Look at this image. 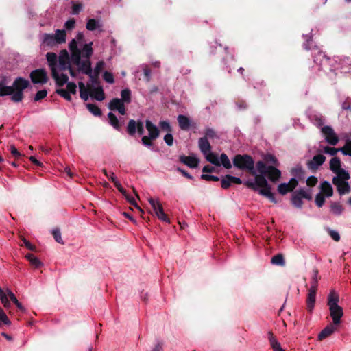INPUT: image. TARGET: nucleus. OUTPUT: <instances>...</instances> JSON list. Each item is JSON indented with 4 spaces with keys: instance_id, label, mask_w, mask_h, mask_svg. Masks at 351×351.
Instances as JSON below:
<instances>
[{
    "instance_id": "f257e3e1",
    "label": "nucleus",
    "mask_w": 351,
    "mask_h": 351,
    "mask_svg": "<svg viewBox=\"0 0 351 351\" xmlns=\"http://www.w3.org/2000/svg\"><path fill=\"white\" fill-rule=\"evenodd\" d=\"M92 45L93 42L86 43L83 34L79 32L69 43L71 58L66 50H62L58 56L55 53L49 52L46 54V58L52 77L58 86H63L67 83L69 74L72 77L75 76V72L71 66L72 62L77 66L79 71L90 76L92 84L89 88L90 96L97 101H103L105 99L103 88L98 84L92 73L90 61L93 53Z\"/></svg>"
},
{
    "instance_id": "f03ea898",
    "label": "nucleus",
    "mask_w": 351,
    "mask_h": 351,
    "mask_svg": "<svg viewBox=\"0 0 351 351\" xmlns=\"http://www.w3.org/2000/svg\"><path fill=\"white\" fill-rule=\"evenodd\" d=\"M233 164L235 167L241 169H246L252 175H255L254 180H248L245 183L247 187L267 197L271 202H277L274 194L271 192V186L264 176L271 181L276 182L281 176L278 169L271 166H267L262 161H258L256 166L260 175H256V171L254 169V160L252 157L247 155H237L233 160Z\"/></svg>"
},
{
    "instance_id": "7ed1b4c3",
    "label": "nucleus",
    "mask_w": 351,
    "mask_h": 351,
    "mask_svg": "<svg viewBox=\"0 0 351 351\" xmlns=\"http://www.w3.org/2000/svg\"><path fill=\"white\" fill-rule=\"evenodd\" d=\"M339 301L338 293L335 290H331L328 295L327 305L334 325H338L341 323L343 315V308L339 305Z\"/></svg>"
},
{
    "instance_id": "20e7f679",
    "label": "nucleus",
    "mask_w": 351,
    "mask_h": 351,
    "mask_svg": "<svg viewBox=\"0 0 351 351\" xmlns=\"http://www.w3.org/2000/svg\"><path fill=\"white\" fill-rule=\"evenodd\" d=\"M349 178V173L347 171H342L341 175L335 176L332 179V183L337 187V191L341 195L347 194L350 191L348 183Z\"/></svg>"
},
{
    "instance_id": "39448f33",
    "label": "nucleus",
    "mask_w": 351,
    "mask_h": 351,
    "mask_svg": "<svg viewBox=\"0 0 351 351\" xmlns=\"http://www.w3.org/2000/svg\"><path fill=\"white\" fill-rule=\"evenodd\" d=\"M29 84V82L26 80H24L23 78H17L13 86H11L12 88V93L10 95H12V99L15 102L21 101L23 98V90L25 89ZM9 94H7L6 95H8Z\"/></svg>"
},
{
    "instance_id": "423d86ee",
    "label": "nucleus",
    "mask_w": 351,
    "mask_h": 351,
    "mask_svg": "<svg viewBox=\"0 0 351 351\" xmlns=\"http://www.w3.org/2000/svg\"><path fill=\"white\" fill-rule=\"evenodd\" d=\"M148 202L152 206L155 215L160 220L167 223L170 222L167 215L164 213L161 203L158 199L149 197Z\"/></svg>"
},
{
    "instance_id": "0eeeda50",
    "label": "nucleus",
    "mask_w": 351,
    "mask_h": 351,
    "mask_svg": "<svg viewBox=\"0 0 351 351\" xmlns=\"http://www.w3.org/2000/svg\"><path fill=\"white\" fill-rule=\"evenodd\" d=\"M323 151L325 154L330 156H335L338 152H341L343 155L351 156V139L348 140L346 145L341 148H334L330 147H324Z\"/></svg>"
},
{
    "instance_id": "6e6552de",
    "label": "nucleus",
    "mask_w": 351,
    "mask_h": 351,
    "mask_svg": "<svg viewBox=\"0 0 351 351\" xmlns=\"http://www.w3.org/2000/svg\"><path fill=\"white\" fill-rule=\"evenodd\" d=\"M110 178L112 180V182H114V184L116 186V188L119 190V191L120 193H121L125 197V198L130 202V204H132V206H134V207H136L140 212H141L143 213V210L138 206V205L136 202L134 198L133 197L129 196L127 194L125 190L121 186L120 182L117 180L115 175L112 173Z\"/></svg>"
},
{
    "instance_id": "1a4fd4ad",
    "label": "nucleus",
    "mask_w": 351,
    "mask_h": 351,
    "mask_svg": "<svg viewBox=\"0 0 351 351\" xmlns=\"http://www.w3.org/2000/svg\"><path fill=\"white\" fill-rule=\"evenodd\" d=\"M322 132L324 136L326 141L328 144L331 145H336L338 143L339 138L330 126L322 127Z\"/></svg>"
},
{
    "instance_id": "9d476101",
    "label": "nucleus",
    "mask_w": 351,
    "mask_h": 351,
    "mask_svg": "<svg viewBox=\"0 0 351 351\" xmlns=\"http://www.w3.org/2000/svg\"><path fill=\"white\" fill-rule=\"evenodd\" d=\"M76 84L73 82H69L66 85V88H60L56 90V93L60 95L61 97H64L67 101L71 100V94H75L76 93Z\"/></svg>"
},
{
    "instance_id": "9b49d317",
    "label": "nucleus",
    "mask_w": 351,
    "mask_h": 351,
    "mask_svg": "<svg viewBox=\"0 0 351 351\" xmlns=\"http://www.w3.org/2000/svg\"><path fill=\"white\" fill-rule=\"evenodd\" d=\"M32 81L34 84H45L47 81V73L44 69L33 71L30 75Z\"/></svg>"
},
{
    "instance_id": "f8f14e48",
    "label": "nucleus",
    "mask_w": 351,
    "mask_h": 351,
    "mask_svg": "<svg viewBox=\"0 0 351 351\" xmlns=\"http://www.w3.org/2000/svg\"><path fill=\"white\" fill-rule=\"evenodd\" d=\"M108 108L111 110L118 111L121 115L125 114V103L119 98L112 99L108 104Z\"/></svg>"
},
{
    "instance_id": "ddd939ff",
    "label": "nucleus",
    "mask_w": 351,
    "mask_h": 351,
    "mask_svg": "<svg viewBox=\"0 0 351 351\" xmlns=\"http://www.w3.org/2000/svg\"><path fill=\"white\" fill-rule=\"evenodd\" d=\"M298 184V181L295 178H291L288 183H282L278 186V191L281 195H285L292 191Z\"/></svg>"
},
{
    "instance_id": "4468645a",
    "label": "nucleus",
    "mask_w": 351,
    "mask_h": 351,
    "mask_svg": "<svg viewBox=\"0 0 351 351\" xmlns=\"http://www.w3.org/2000/svg\"><path fill=\"white\" fill-rule=\"evenodd\" d=\"M316 293L317 292L315 291L314 287L313 289H308V294H307V297H306V310L309 313H312L314 309L315 302H316Z\"/></svg>"
},
{
    "instance_id": "2eb2a0df",
    "label": "nucleus",
    "mask_w": 351,
    "mask_h": 351,
    "mask_svg": "<svg viewBox=\"0 0 351 351\" xmlns=\"http://www.w3.org/2000/svg\"><path fill=\"white\" fill-rule=\"evenodd\" d=\"M180 160L190 168H196L199 162V159L193 155L188 156H180Z\"/></svg>"
},
{
    "instance_id": "dca6fc26",
    "label": "nucleus",
    "mask_w": 351,
    "mask_h": 351,
    "mask_svg": "<svg viewBox=\"0 0 351 351\" xmlns=\"http://www.w3.org/2000/svg\"><path fill=\"white\" fill-rule=\"evenodd\" d=\"M145 127L148 132V136H150L151 139L155 140L159 136L160 131L158 127L149 120L145 121Z\"/></svg>"
},
{
    "instance_id": "f3484780",
    "label": "nucleus",
    "mask_w": 351,
    "mask_h": 351,
    "mask_svg": "<svg viewBox=\"0 0 351 351\" xmlns=\"http://www.w3.org/2000/svg\"><path fill=\"white\" fill-rule=\"evenodd\" d=\"M325 160L326 157L324 156L321 154L316 155L308 162V167L311 169H317L324 162Z\"/></svg>"
},
{
    "instance_id": "a211bd4d",
    "label": "nucleus",
    "mask_w": 351,
    "mask_h": 351,
    "mask_svg": "<svg viewBox=\"0 0 351 351\" xmlns=\"http://www.w3.org/2000/svg\"><path fill=\"white\" fill-rule=\"evenodd\" d=\"M330 170L337 174V176L341 175L342 171H346L341 168V161L339 158L333 157L330 162Z\"/></svg>"
},
{
    "instance_id": "6ab92c4d",
    "label": "nucleus",
    "mask_w": 351,
    "mask_h": 351,
    "mask_svg": "<svg viewBox=\"0 0 351 351\" xmlns=\"http://www.w3.org/2000/svg\"><path fill=\"white\" fill-rule=\"evenodd\" d=\"M319 189L320 192L319 193H322L326 197H330L333 195L332 185L327 181L322 182L320 184Z\"/></svg>"
},
{
    "instance_id": "aec40b11",
    "label": "nucleus",
    "mask_w": 351,
    "mask_h": 351,
    "mask_svg": "<svg viewBox=\"0 0 351 351\" xmlns=\"http://www.w3.org/2000/svg\"><path fill=\"white\" fill-rule=\"evenodd\" d=\"M336 330L334 324H328L318 335L319 340H323L330 336Z\"/></svg>"
},
{
    "instance_id": "412c9836",
    "label": "nucleus",
    "mask_w": 351,
    "mask_h": 351,
    "mask_svg": "<svg viewBox=\"0 0 351 351\" xmlns=\"http://www.w3.org/2000/svg\"><path fill=\"white\" fill-rule=\"evenodd\" d=\"M8 289H9L6 288L5 290H3L0 287V301L3 306L7 309L10 308L11 306V303L9 300L10 298L8 293Z\"/></svg>"
},
{
    "instance_id": "4be33fe9",
    "label": "nucleus",
    "mask_w": 351,
    "mask_h": 351,
    "mask_svg": "<svg viewBox=\"0 0 351 351\" xmlns=\"http://www.w3.org/2000/svg\"><path fill=\"white\" fill-rule=\"evenodd\" d=\"M90 87V84H88L87 86H86L85 84L82 82H79L80 97L84 101L88 100L89 97H90V90H89Z\"/></svg>"
},
{
    "instance_id": "5701e85b",
    "label": "nucleus",
    "mask_w": 351,
    "mask_h": 351,
    "mask_svg": "<svg viewBox=\"0 0 351 351\" xmlns=\"http://www.w3.org/2000/svg\"><path fill=\"white\" fill-rule=\"evenodd\" d=\"M199 147L203 154H208L210 151L211 147L206 137L200 138L199 139Z\"/></svg>"
},
{
    "instance_id": "b1692460",
    "label": "nucleus",
    "mask_w": 351,
    "mask_h": 351,
    "mask_svg": "<svg viewBox=\"0 0 351 351\" xmlns=\"http://www.w3.org/2000/svg\"><path fill=\"white\" fill-rule=\"evenodd\" d=\"M178 121L180 128L183 130H186L189 128L191 125L190 119L184 115H179L178 117Z\"/></svg>"
},
{
    "instance_id": "393cba45",
    "label": "nucleus",
    "mask_w": 351,
    "mask_h": 351,
    "mask_svg": "<svg viewBox=\"0 0 351 351\" xmlns=\"http://www.w3.org/2000/svg\"><path fill=\"white\" fill-rule=\"evenodd\" d=\"M43 43L44 45L49 47H53L58 45L55 40L54 35L50 34H44L43 35Z\"/></svg>"
},
{
    "instance_id": "a878e982",
    "label": "nucleus",
    "mask_w": 351,
    "mask_h": 351,
    "mask_svg": "<svg viewBox=\"0 0 351 351\" xmlns=\"http://www.w3.org/2000/svg\"><path fill=\"white\" fill-rule=\"evenodd\" d=\"M53 35L58 45L62 44L66 42V32L64 30L57 29Z\"/></svg>"
},
{
    "instance_id": "bb28decb",
    "label": "nucleus",
    "mask_w": 351,
    "mask_h": 351,
    "mask_svg": "<svg viewBox=\"0 0 351 351\" xmlns=\"http://www.w3.org/2000/svg\"><path fill=\"white\" fill-rule=\"evenodd\" d=\"M269 339L274 351H285L271 333H269Z\"/></svg>"
},
{
    "instance_id": "cd10ccee",
    "label": "nucleus",
    "mask_w": 351,
    "mask_h": 351,
    "mask_svg": "<svg viewBox=\"0 0 351 351\" xmlns=\"http://www.w3.org/2000/svg\"><path fill=\"white\" fill-rule=\"evenodd\" d=\"M206 158V160L210 162V163L216 165V166H220V161L217 157V156L213 153H212L210 151L208 152V154H204Z\"/></svg>"
},
{
    "instance_id": "c85d7f7f",
    "label": "nucleus",
    "mask_w": 351,
    "mask_h": 351,
    "mask_svg": "<svg viewBox=\"0 0 351 351\" xmlns=\"http://www.w3.org/2000/svg\"><path fill=\"white\" fill-rule=\"evenodd\" d=\"M138 124V121H136L133 119L129 121L127 127V131L130 135L134 136L135 134V133L136 132Z\"/></svg>"
},
{
    "instance_id": "c756f323",
    "label": "nucleus",
    "mask_w": 351,
    "mask_h": 351,
    "mask_svg": "<svg viewBox=\"0 0 351 351\" xmlns=\"http://www.w3.org/2000/svg\"><path fill=\"white\" fill-rule=\"evenodd\" d=\"M123 103L130 104L131 102V91L128 88L123 90L121 93V99Z\"/></svg>"
},
{
    "instance_id": "7c9ffc66",
    "label": "nucleus",
    "mask_w": 351,
    "mask_h": 351,
    "mask_svg": "<svg viewBox=\"0 0 351 351\" xmlns=\"http://www.w3.org/2000/svg\"><path fill=\"white\" fill-rule=\"evenodd\" d=\"M330 210L334 215H339L343 212V207L338 202H332L330 206Z\"/></svg>"
},
{
    "instance_id": "2f4dec72",
    "label": "nucleus",
    "mask_w": 351,
    "mask_h": 351,
    "mask_svg": "<svg viewBox=\"0 0 351 351\" xmlns=\"http://www.w3.org/2000/svg\"><path fill=\"white\" fill-rule=\"evenodd\" d=\"M108 117L109 119L110 125H112L115 129L119 130L120 125L117 117L112 112H109Z\"/></svg>"
},
{
    "instance_id": "473e14b6",
    "label": "nucleus",
    "mask_w": 351,
    "mask_h": 351,
    "mask_svg": "<svg viewBox=\"0 0 351 351\" xmlns=\"http://www.w3.org/2000/svg\"><path fill=\"white\" fill-rule=\"evenodd\" d=\"M26 258L30 262V263L38 268L41 265V262L38 260L37 257L34 256L32 254H27L25 256Z\"/></svg>"
},
{
    "instance_id": "72a5a7b5",
    "label": "nucleus",
    "mask_w": 351,
    "mask_h": 351,
    "mask_svg": "<svg viewBox=\"0 0 351 351\" xmlns=\"http://www.w3.org/2000/svg\"><path fill=\"white\" fill-rule=\"evenodd\" d=\"M271 263L276 265L284 266L285 264L284 257L282 254H278L272 257Z\"/></svg>"
},
{
    "instance_id": "f704fd0d",
    "label": "nucleus",
    "mask_w": 351,
    "mask_h": 351,
    "mask_svg": "<svg viewBox=\"0 0 351 351\" xmlns=\"http://www.w3.org/2000/svg\"><path fill=\"white\" fill-rule=\"evenodd\" d=\"M292 204L297 208H301L302 205V200L300 195L296 192L291 198Z\"/></svg>"
},
{
    "instance_id": "c9c22d12",
    "label": "nucleus",
    "mask_w": 351,
    "mask_h": 351,
    "mask_svg": "<svg viewBox=\"0 0 351 351\" xmlns=\"http://www.w3.org/2000/svg\"><path fill=\"white\" fill-rule=\"evenodd\" d=\"M219 160L220 161V165H222L225 168L230 169L232 167L230 161L226 154H222Z\"/></svg>"
},
{
    "instance_id": "e433bc0d",
    "label": "nucleus",
    "mask_w": 351,
    "mask_h": 351,
    "mask_svg": "<svg viewBox=\"0 0 351 351\" xmlns=\"http://www.w3.org/2000/svg\"><path fill=\"white\" fill-rule=\"evenodd\" d=\"M100 27L99 21L95 19H89L86 24L87 29L93 31Z\"/></svg>"
},
{
    "instance_id": "4c0bfd02",
    "label": "nucleus",
    "mask_w": 351,
    "mask_h": 351,
    "mask_svg": "<svg viewBox=\"0 0 351 351\" xmlns=\"http://www.w3.org/2000/svg\"><path fill=\"white\" fill-rule=\"evenodd\" d=\"M88 110L95 116H99L101 114V110L95 104H88L86 105Z\"/></svg>"
},
{
    "instance_id": "58836bf2",
    "label": "nucleus",
    "mask_w": 351,
    "mask_h": 351,
    "mask_svg": "<svg viewBox=\"0 0 351 351\" xmlns=\"http://www.w3.org/2000/svg\"><path fill=\"white\" fill-rule=\"evenodd\" d=\"M104 62L103 61H99L97 63L95 69L94 74L95 76H93L95 79L97 80V76L100 73L101 71L104 69Z\"/></svg>"
},
{
    "instance_id": "ea45409f",
    "label": "nucleus",
    "mask_w": 351,
    "mask_h": 351,
    "mask_svg": "<svg viewBox=\"0 0 351 351\" xmlns=\"http://www.w3.org/2000/svg\"><path fill=\"white\" fill-rule=\"evenodd\" d=\"M0 323L5 325H10V322L3 310L0 307Z\"/></svg>"
},
{
    "instance_id": "a19ab883",
    "label": "nucleus",
    "mask_w": 351,
    "mask_h": 351,
    "mask_svg": "<svg viewBox=\"0 0 351 351\" xmlns=\"http://www.w3.org/2000/svg\"><path fill=\"white\" fill-rule=\"evenodd\" d=\"M297 193L300 195L302 198H305L308 200L311 199V192L308 190L305 189H300V191H297Z\"/></svg>"
},
{
    "instance_id": "79ce46f5",
    "label": "nucleus",
    "mask_w": 351,
    "mask_h": 351,
    "mask_svg": "<svg viewBox=\"0 0 351 351\" xmlns=\"http://www.w3.org/2000/svg\"><path fill=\"white\" fill-rule=\"evenodd\" d=\"M159 125L162 130L166 131L168 133L171 132L172 129H171V127L168 121H160L159 122Z\"/></svg>"
},
{
    "instance_id": "37998d69",
    "label": "nucleus",
    "mask_w": 351,
    "mask_h": 351,
    "mask_svg": "<svg viewBox=\"0 0 351 351\" xmlns=\"http://www.w3.org/2000/svg\"><path fill=\"white\" fill-rule=\"evenodd\" d=\"M325 196L322 193L317 194L315 197V204L318 207H322L325 202Z\"/></svg>"
},
{
    "instance_id": "c03bdc74",
    "label": "nucleus",
    "mask_w": 351,
    "mask_h": 351,
    "mask_svg": "<svg viewBox=\"0 0 351 351\" xmlns=\"http://www.w3.org/2000/svg\"><path fill=\"white\" fill-rule=\"evenodd\" d=\"M52 234L53 235L55 240L58 243L63 244V241L61 237V233L58 229H53L52 231Z\"/></svg>"
},
{
    "instance_id": "a18cd8bd",
    "label": "nucleus",
    "mask_w": 351,
    "mask_h": 351,
    "mask_svg": "<svg viewBox=\"0 0 351 351\" xmlns=\"http://www.w3.org/2000/svg\"><path fill=\"white\" fill-rule=\"evenodd\" d=\"M232 184L229 175H227L225 178L221 180V184L223 189H228Z\"/></svg>"
},
{
    "instance_id": "49530a36",
    "label": "nucleus",
    "mask_w": 351,
    "mask_h": 351,
    "mask_svg": "<svg viewBox=\"0 0 351 351\" xmlns=\"http://www.w3.org/2000/svg\"><path fill=\"white\" fill-rule=\"evenodd\" d=\"M104 80L110 84H112L114 82V76L113 75L108 71H105L104 73Z\"/></svg>"
},
{
    "instance_id": "de8ad7c7",
    "label": "nucleus",
    "mask_w": 351,
    "mask_h": 351,
    "mask_svg": "<svg viewBox=\"0 0 351 351\" xmlns=\"http://www.w3.org/2000/svg\"><path fill=\"white\" fill-rule=\"evenodd\" d=\"M164 141L168 146H171L173 144V137L171 132L167 133L164 136Z\"/></svg>"
},
{
    "instance_id": "09e8293b",
    "label": "nucleus",
    "mask_w": 351,
    "mask_h": 351,
    "mask_svg": "<svg viewBox=\"0 0 351 351\" xmlns=\"http://www.w3.org/2000/svg\"><path fill=\"white\" fill-rule=\"evenodd\" d=\"M12 87H4L0 84V96L10 94L12 93Z\"/></svg>"
},
{
    "instance_id": "8fccbe9b",
    "label": "nucleus",
    "mask_w": 351,
    "mask_h": 351,
    "mask_svg": "<svg viewBox=\"0 0 351 351\" xmlns=\"http://www.w3.org/2000/svg\"><path fill=\"white\" fill-rule=\"evenodd\" d=\"M47 95V91L45 90H39L35 95L34 100L39 101L45 98Z\"/></svg>"
},
{
    "instance_id": "3c124183",
    "label": "nucleus",
    "mask_w": 351,
    "mask_h": 351,
    "mask_svg": "<svg viewBox=\"0 0 351 351\" xmlns=\"http://www.w3.org/2000/svg\"><path fill=\"white\" fill-rule=\"evenodd\" d=\"M75 19H71L65 23L64 27H66V29L71 30L75 27Z\"/></svg>"
},
{
    "instance_id": "603ef678",
    "label": "nucleus",
    "mask_w": 351,
    "mask_h": 351,
    "mask_svg": "<svg viewBox=\"0 0 351 351\" xmlns=\"http://www.w3.org/2000/svg\"><path fill=\"white\" fill-rule=\"evenodd\" d=\"M154 139H151L150 136H144L141 139L142 143L147 147H150L152 145V141Z\"/></svg>"
},
{
    "instance_id": "864d4df0",
    "label": "nucleus",
    "mask_w": 351,
    "mask_h": 351,
    "mask_svg": "<svg viewBox=\"0 0 351 351\" xmlns=\"http://www.w3.org/2000/svg\"><path fill=\"white\" fill-rule=\"evenodd\" d=\"M201 178L207 181H218L219 180L218 177L208 174H202Z\"/></svg>"
},
{
    "instance_id": "5fc2aeb1",
    "label": "nucleus",
    "mask_w": 351,
    "mask_h": 351,
    "mask_svg": "<svg viewBox=\"0 0 351 351\" xmlns=\"http://www.w3.org/2000/svg\"><path fill=\"white\" fill-rule=\"evenodd\" d=\"M9 150L10 151L11 154L15 157V158H19L21 157V153L17 150V149L14 147V145H11L9 147Z\"/></svg>"
},
{
    "instance_id": "6e6d98bb",
    "label": "nucleus",
    "mask_w": 351,
    "mask_h": 351,
    "mask_svg": "<svg viewBox=\"0 0 351 351\" xmlns=\"http://www.w3.org/2000/svg\"><path fill=\"white\" fill-rule=\"evenodd\" d=\"M317 183V178L314 176H310L306 180V184L309 186H313Z\"/></svg>"
},
{
    "instance_id": "4d7b16f0",
    "label": "nucleus",
    "mask_w": 351,
    "mask_h": 351,
    "mask_svg": "<svg viewBox=\"0 0 351 351\" xmlns=\"http://www.w3.org/2000/svg\"><path fill=\"white\" fill-rule=\"evenodd\" d=\"M329 234L332 238V239L335 240V241H339L340 236H339V233L337 231L330 230H329Z\"/></svg>"
},
{
    "instance_id": "13d9d810",
    "label": "nucleus",
    "mask_w": 351,
    "mask_h": 351,
    "mask_svg": "<svg viewBox=\"0 0 351 351\" xmlns=\"http://www.w3.org/2000/svg\"><path fill=\"white\" fill-rule=\"evenodd\" d=\"M8 293L10 300L11 301H12L14 304H16V303H18L19 300H17L16 297L15 296L14 293L10 289H8Z\"/></svg>"
},
{
    "instance_id": "bf43d9fd",
    "label": "nucleus",
    "mask_w": 351,
    "mask_h": 351,
    "mask_svg": "<svg viewBox=\"0 0 351 351\" xmlns=\"http://www.w3.org/2000/svg\"><path fill=\"white\" fill-rule=\"evenodd\" d=\"M136 131L140 135H142L144 133L143 123L141 121H138Z\"/></svg>"
},
{
    "instance_id": "052dcab7",
    "label": "nucleus",
    "mask_w": 351,
    "mask_h": 351,
    "mask_svg": "<svg viewBox=\"0 0 351 351\" xmlns=\"http://www.w3.org/2000/svg\"><path fill=\"white\" fill-rule=\"evenodd\" d=\"M229 177L230 179V182H232V184L233 183V184H240L242 183V181L239 178L232 176L230 175H229Z\"/></svg>"
},
{
    "instance_id": "680f3d73",
    "label": "nucleus",
    "mask_w": 351,
    "mask_h": 351,
    "mask_svg": "<svg viewBox=\"0 0 351 351\" xmlns=\"http://www.w3.org/2000/svg\"><path fill=\"white\" fill-rule=\"evenodd\" d=\"M23 244L29 250H34V247L25 239H23L22 240Z\"/></svg>"
},
{
    "instance_id": "e2e57ef3",
    "label": "nucleus",
    "mask_w": 351,
    "mask_h": 351,
    "mask_svg": "<svg viewBox=\"0 0 351 351\" xmlns=\"http://www.w3.org/2000/svg\"><path fill=\"white\" fill-rule=\"evenodd\" d=\"M205 134L206 138H213L215 135V133L213 130L208 128L206 130Z\"/></svg>"
},
{
    "instance_id": "0e129e2a",
    "label": "nucleus",
    "mask_w": 351,
    "mask_h": 351,
    "mask_svg": "<svg viewBox=\"0 0 351 351\" xmlns=\"http://www.w3.org/2000/svg\"><path fill=\"white\" fill-rule=\"evenodd\" d=\"M177 170L187 178H189L190 180H192L193 178V176L191 175H190L189 173H188L186 171H184L180 168H178Z\"/></svg>"
},
{
    "instance_id": "69168bd1",
    "label": "nucleus",
    "mask_w": 351,
    "mask_h": 351,
    "mask_svg": "<svg viewBox=\"0 0 351 351\" xmlns=\"http://www.w3.org/2000/svg\"><path fill=\"white\" fill-rule=\"evenodd\" d=\"M341 107L344 110H348L350 108V101L349 99H346L344 102L342 103Z\"/></svg>"
},
{
    "instance_id": "338daca9",
    "label": "nucleus",
    "mask_w": 351,
    "mask_h": 351,
    "mask_svg": "<svg viewBox=\"0 0 351 351\" xmlns=\"http://www.w3.org/2000/svg\"><path fill=\"white\" fill-rule=\"evenodd\" d=\"M82 10V5L80 4L74 5L73 6V13L74 14H78L79 12Z\"/></svg>"
},
{
    "instance_id": "774afa93",
    "label": "nucleus",
    "mask_w": 351,
    "mask_h": 351,
    "mask_svg": "<svg viewBox=\"0 0 351 351\" xmlns=\"http://www.w3.org/2000/svg\"><path fill=\"white\" fill-rule=\"evenodd\" d=\"M215 168L213 167H211L210 165H206L204 167L202 171L204 173H210L214 171Z\"/></svg>"
}]
</instances>
